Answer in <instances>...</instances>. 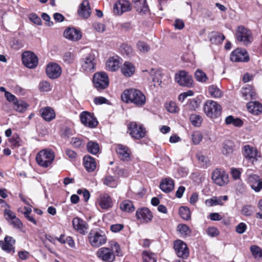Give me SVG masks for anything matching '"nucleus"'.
<instances>
[{"instance_id":"338daca9","label":"nucleus","mask_w":262,"mask_h":262,"mask_svg":"<svg viewBox=\"0 0 262 262\" xmlns=\"http://www.w3.org/2000/svg\"><path fill=\"white\" fill-rule=\"evenodd\" d=\"M4 216L5 219L9 222H10L16 217L15 213L9 209H5L4 210Z\"/></svg>"},{"instance_id":"9b49d317","label":"nucleus","mask_w":262,"mask_h":262,"mask_svg":"<svg viewBox=\"0 0 262 262\" xmlns=\"http://www.w3.org/2000/svg\"><path fill=\"white\" fill-rule=\"evenodd\" d=\"M230 59L232 62H248L249 60V56L245 49L236 48L231 52Z\"/></svg>"},{"instance_id":"c9c22d12","label":"nucleus","mask_w":262,"mask_h":262,"mask_svg":"<svg viewBox=\"0 0 262 262\" xmlns=\"http://www.w3.org/2000/svg\"><path fill=\"white\" fill-rule=\"evenodd\" d=\"M136 10L139 12L145 13L148 10L146 0H132Z\"/></svg>"},{"instance_id":"20e7f679","label":"nucleus","mask_w":262,"mask_h":262,"mask_svg":"<svg viewBox=\"0 0 262 262\" xmlns=\"http://www.w3.org/2000/svg\"><path fill=\"white\" fill-rule=\"evenodd\" d=\"M236 38L244 46L251 43L253 40L251 31L242 26L238 27L236 31Z\"/></svg>"},{"instance_id":"a19ab883","label":"nucleus","mask_w":262,"mask_h":262,"mask_svg":"<svg viewBox=\"0 0 262 262\" xmlns=\"http://www.w3.org/2000/svg\"><path fill=\"white\" fill-rule=\"evenodd\" d=\"M225 122L227 124H233L236 127H241L243 125V121L237 118H234L232 116H229L225 119Z\"/></svg>"},{"instance_id":"5fc2aeb1","label":"nucleus","mask_w":262,"mask_h":262,"mask_svg":"<svg viewBox=\"0 0 262 262\" xmlns=\"http://www.w3.org/2000/svg\"><path fill=\"white\" fill-rule=\"evenodd\" d=\"M39 89L41 92H47L51 90V86L49 82L42 81L39 83Z\"/></svg>"},{"instance_id":"f3484780","label":"nucleus","mask_w":262,"mask_h":262,"mask_svg":"<svg viewBox=\"0 0 262 262\" xmlns=\"http://www.w3.org/2000/svg\"><path fill=\"white\" fill-rule=\"evenodd\" d=\"M15 240L12 237L9 236H5L4 241H0V247L3 250L9 253L15 252L14 245Z\"/></svg>"},{"instance_id":"dca6fc26","label":"nucleus","mask_w":262,"mask_h":262,"mask_svg":"<svg viewBox=\"0 0 262 262\" xmlns=\"http://www.w3.org/2000/svg\"><path fill=\"white\" fill-rule=\"evenodd\" d=\"M136 215L137 220L143 223H148L150 222L153 217L151 212L147 208H142L137 209Z\"/></svg>"},{"instance_id":"774afa93","label":"nucleus","mask_w":262,"mask_h":262,"mask_svg":"<svg viewBox=\"0 0 262 262\" xmlns=\"http://www.w3.org/2000/svg\"><path fill=\"white\" fill-rule=\"evenodd\" d=\"M29 19L31 21H32L35 24H36L37 25H41V18L34 13L30 14Z\"/></svg>"},{"instance_id":"8fccbe9b","label":"nucleus","mask_w":262,"mask_h":262,"mask_svg":"<svg viewBox=\"0 0 262 262\" xmlns=\"http://www.w3.org/2000/svg\"><path fill=\"white\" fill-rule=\"evenodd\" d=\"M143 262H156V257L155 254L147 251L143 252Z\"/></svg>"},{"instance_id":"39448f33","label":"nucleus","mask_w":262,"mask_h":262,"mask_svg":"<svg viewBox=\"0 0 262 262\" xmlns=\"http://www.w3.org/2000/svg\"><path fill=\"white\" fill-rule=\"evenodd\" d=\"M128 127L129 134L135 139H142L146 135V129L141 124L132 122L128 125Z\"/></svg>"},{"instance_id":"c85d7f7f","label":"nucleus","mask_w":262,"mask_h":262,"mask_svg":"<svg viewBox=\"0 0 262 262\" xmlns=\"http://www.w3.org/2000/svg\"><path fill=\"white\" fill-rule=\"evenodd\" d=\"M174 186L173 180L169 178H167L161 181L160 188L163 192L168 193L172 191Z\"/></svg>"},{"instance_id":"79ce46f5","label":"nucleus","mask_w":262,"mask_h":262,"mask_svg":"<svg viewBox=\"0 0 262 262\" xmlns=\"http://www.w3.org/2000/svg\"><path fill=\"white\" fill-rule=\"evenodd\" d=\"M210 95L213 98H221L223 96V92L216 86L212 85L208 88Z\"/></svg>"},{"instance_id":"7c9ffc66","label":"nucleus","mask_w":262,"mask_h":262,"mask_svg":"<svg viewBox=\"0 0 262 262\" xmlns=\"http://www.w3.org/2000/svg\"><path fill=\"white\" fill-rule=\"evenodd\" d=\"M228 199L227 195L221 196L220 197L213 196L210 199H207L205 204L208 207H211L216 205H223V201H226Z\"/></svg>"},{"instance_id":"2eb2a0df","label":"nucleus","mask_w":262,"mask_h":262,"mask_svg":"<svg viewBox=\"0 0 262 262\" xmlns=\"http://www.w3.org/2000/svg\"><path fill=\"white\" fill-rule=\"evenodd\" d=\"M81 123L85 126L93 128L98 124L97 119L91 113L88 112H83L80 115Z\"/></svg>"},{"instance_id":"052dcab7","label":"nucleus","mask_w":262,"mask_h":262,"mask_svg":"<svg viewBox=\"0 0 262 262\" xmlns=\"http://www.w3.org/2000/svg\"><path fill=\"white\" fill-rule=\"evenodd\" d=\"M111 245L112 248L111 250H112L113 252V251H114L116 252L117 256H119L122 255V253L120 246L118 243L113 242Z\"/></svg>"},{"instance_id":"412c9836","label":"nucleus","mask_w":262,"mask_h":262,"mask_svg":"<svg viewBox=\"0 0 262 262\" xmlns=\"http://www.w3.org/2000/svg\"><path fill=\"white\" fill-rule=\"evenodd\" d=\"M243 150L244 156L247 160L251 162L257 160L256 158L257 151L254 147L246 145L243 147Z\"/></svg>"},{"instance_id":"2f4dec72","label":"nucleus","mask_w":262,"mask_h":262,"mask_svg":"<svg viewBox=\"0 0 262 262\" xmlns=\"http://www.w3.org/2000/svg\"><path fill=\"white\" fill-rule=\"evenodd\" d=\"M248 111L254 114L258 115L262 113V104L258 101H251L247 104Z\"/></svg>"},{"instance_id":"6e6d98bb","label":"nucleus","mask_w":262,"mask_h":262,"mask_svg":"<svg viewBox=\"0 0 262 262\" xmlns=\"http://www.w3.org/2000/svg\"><path fill=\"white\" fill-rule=\"evenodd\" d=\"M137 47L138 50L143 53H146L149 51V46L143 41H139L137 44Z\"/></svg>"},{"instance_id":"ea45409f","label":"nucleus","mask_w":262,"mask_h":262,"mask_svg":"<svg viewBox=\"0 0 262 262\" xmlns=\"http://www.w3.org/2000/svg\"><path fill=\"white\" fill-rule=\"evenodd\" d=\"M121 210L127 212H133L135 210L133 203L129 200H125L122 202L120 205Z\"/></svg>"},{"instance_id":"09e8293b","label":"nucleus","mask_w":262,"mask_h":262,"mask_svg":"<svg viewBox=\"0 0 262 262\" xmlns=\"http://www.w3.org/2000/svg\"><path fill=\"white\" fill-rule=\"evenodd\" d=\"M189 120L192 124L195 126H201L203 119L201 116L197 114H192L190 116Z\"/></svg>"},{"instance_id":"f704fd0d","label":"nucleus","mask_w":262,"mask_h":262,"mask_svg":"<svg viewBox=\"0 0 262 262\" xmlns=\"http://www.w3.org/2000/svg\"><path fill=\"white\" fill-rule=\"evenodd\" d=\"M135 68L133 64L128 62H125L121 67L122 73L126 77H130L135 72Z\"/></svg>"},{"instance_id":"0e129e2a","label":"nucleus","mask_w":262,"mask_h":262,"mask_svg":"<svg viewBox=\"0 0 262 262\" xmlns=\"http://www.w3.org/2000/svg\"><path fill=\"white\" fill-rule=\"evenodd\" d=\"M206 233L210 236L215 237L219 234V231L216 228L210 227L207 229Z\"/></svg>"},{"instance_id":"b1692460","label":"nucleus","mask_w":262,"mask_h":262,"mask_svg":"<svg viewBox=\"0 0 262 262\" xmlns=\"http://www.w3.org/2000/svg\"><path fill=\"white\" fill-rule=\"evenodd\" d=\"M74 228L79 233L84 234L88 229V225L85 222L79 217H75L72 221Z\"/></svg>"},{"instance_id":"473e14b6","label":"nucleus","mask_w":262,"mask_h":262,"mask_svg":"<svg viewBox=\"0 0 262 262\" xmlns=\"http://www.w3.org/2000/svg\"><path fill=\"white\" fill-rule=\"evenodd\" d=\"M208 37L211 43L216 45L222 43L225 39L223 34L215 31L210 32L208 34Z\"/></svg>"},{"instance_id":"4d7b16f0","label":"nucleus","mask_w":262,"mask_h":262,"mask_svg":"<svg viewBox=\"0 0 262 262\" xmlns=\"http://www.w3.org/2000/svg\"><path fill=\"white\" fill-rule=\"evenodd\" d=\"M71 144L75 147H80L83 146L84 143L83 141L79 137H73L71 139Z\"/></svg>"},{"instance_id":"864d4df0","label":"nucleus","mask_w":262,"mask_h":262,"mask_svg":"<svg viewBox=\"0 0 262 262\" xmlns=\"http://www.w3.org/2000/svg\"><path fill=\"white\" fill-rule=\"evenodd\" d=\"M165 107L170 113H176L179 111V107L177 106L176 102L173 101L167 102L165 104Z\"/></svg>"},{"instance_id":"c756f323","label":"nucleus","mask_w":262,"mask_h":262,"mask_svg":"<svg viewBox=\"0 0 262 262\" xmlns=\"http://www.w3.org/2000/svg\"><path fill=\"white\" fill-rule=\"evenodd\" d=\"M83 164L88 172L94 171L97 167V163L95 159L89 155L84 157Z\"/></svg>"},{"instance_id":"393cba45","label":"nucleus","mask_w":262,"mask_h":262,"mask_svg":"<svg viewBox=\"0 0 262 262\" xmlns=\"http://www.w3.org/2000/svg\"><path fill=\"white\" fill-rule=\"evenodd\" d=\"M241 93L245 100H248L257 98V94L254 88L250 85H247L243 88Z\"/></svg>"},{"instance_id":"6e6552de","label":"nucleus","mask_w":262,"mask_h":262,"mask_svg":"<svg viewBox=\"0 0 262 262\" xmlns=\"http://www.w3.org/2000/svg\"><path fill=\"white\" fill-rule=\"evenodd\" d=\"M212 179L216 185L222 186L229 182L228 173L222 169H216L212 173Z\"/></svg>"},{"instance_id":"37998d69","label":"nucleus","mask_w":262,"mask_h":262,"mask_svg":"<svg viewBox=\"0 0 262 262\" xmlns=\"http://www.w3.org/2000/svg\"><path fill=\"white\" fill-rule=\"evenodd\" d=\"M87 149L90 153L93 155H96L100 150L99 144L94 141H89L88 143Z\"/></svg>"},{"instance_id":"0eeeda50","label":"nucleus","mask_w":262,"mask_h":262,"mask_svg":"<svg viewBox=\"0 0 262 262\" xmlns=\"http://www.w3.org/2000/svg\"><path fill=\"white\" fill-rule=\"evenodd\" d=\"M96 65L94 54L89 53L81 59V68L86 72H93Z\"/></svg>"},{"instance_id":"4468645a","label":"nucleus","mask_w":262,"mask_h":262,"mask_svg":"<svg viewBox=\"0 0 262 262\" xmlns=\"http://www.w3.org/2000/svg\"><path fill=\"white\" fill-rule=\"evenodd\" d=\"M173 248L178 257L185 258L188 256V248L187 245L182 241H176L173 244Z\"/></svg>"},{"instance_id":"680f3d73","label":"nucleus","mask_w":262,"mask_h":262,"mask_svg":"<svg viewBox=\"0 0 262 262\" xmlns=\"http://www.w3.org/2000/svg\"><path fill=\"white\" fill-rule=\"evenodd\" d=\"M93 28L98 32L102 33L105 30V25L99 22H95L93 24Z\"/></svg>"},{"instance_id":"f03ea898","label":"nucleus","mask_w":262,"mask_h":262,"mask_svg":"<svg viewBox=\"0 0 262 262\" xmlns=\"http://www.w3.org/2000/svg\"><path fill=\"white\" fill-rule=\"evenodd\" d=\"M35 159L38 165L47 168L52 164L55 159V154L51 149H44L37 154Z\"/></svg>"},{"instance_id":"e433bc0d","label":"nucleus","mask_w":262,"mask_h":262,"mask_svg":"<svg viewBox=\"0 0 262 262\" xmlns=\"http://www.w3.org/2000/svg\"><path fill=\"white\" fill-rule=\"evenodd\" d=\"M234 145L232 141L226 140L223 143L222 152L225 156L231 155L234 151Z\"/></svg>"},{"instance_id":"58836bf2","label":"nucleus","mask_w":262,"mask_h":262,"mask_svg":"<svg viewBox=\"0 0 262 262\" xmlns=\"http://www.w3.org/2000/svg\"><path fill=\"white\" fill-rule=\"evenodd\" d=\"M28 106V104L24 101L16 100V101H14L13 103V107L16 111L22 113L26 110Z\"/></svg>"},{"instance_id":"9d476101","label":"nucleus","mask_w":262,"mask_h":262,"mask_svg":"<svg viewBox=\"0 0 262 262\" xmlns=\"http://www.w3.org/2000/svg\"><path fill=\"white\" fill-rule=\"evenodd\" d=\"M89 240L93 247H98L104 244L106 242V237L102 232L91 231L89 234Z\"/></svg>"},{"instance_id":"4be33fe9","label":"nucleus","mask_w":262,"mask_h":262,"mask_svg":"<svg viewBox=\"0 0 262 262\" xmlns=\"http://www.w3.org/2000/svg\"><path fill=\"white\" fill-rule=\"evenodd\" d=\"M98 202L100 207L104 210L109 209L113 206L112 198L107 194H101L98 200Z\"/></svg>"},{"instance_id":"5701e85b","label":"nucleus","mask_w":262,"mask_h":262,"mask_svg":"<svg viewBox=\"0 0 262 262\" xmlns=\"http://www.w3.org/2000/svg\"><path fill=\"white\" fill-rule=\"evenodd\" d=\"M39 113L41 117L47 122L52 121L56 117L54 110L50 106L41 108L39 110Z\"/></svg>"},{"instance_id":"72a5a7b5","label":"nucleus","mask_w":262,"mask_h":262,"mask_svg":"<svg viewBox=\"0 0 262 262\" xmlns=\"http://www.w3.org/2000/svg\"><path fill=\"white\" fill-rule=\"evenodd\" d=\"M251 187L256 192L262 189V180L257 175L251 176L249 178Z\"/></svg>"},{"instance_id":"49530a36","label":"nucleus","mask_w":262,"mask_h":262,"mask_svg":"<svg viewBox=\"0 0 262 262\" xmlns=\"http://www.w3.org/2000/svg\"><path fill=\"white\" fill-rule=\"evenodd\" d=\"M179 212L180 215L184 220H188L190 219V211L187 207L181 206Z\"/></svg>"},{"instance_id":"bf43d9fd","label":"nucleus","mask_w":262,"mask_h":262,"mask_svg":"<svg viewBox=\"0 0 262 262\" xmlns=\"http://www.w3.org/2000/svg\"><path fill=\"white\" fill-rule=\"evenodd\" d=\"M75 59L74 55L71 52H66L63 56V60L67 63H72Z\"/></svg>"},{"instance_id":"6ab92c4d","label":"nucleus","mask_w":262,"mask_h":262,"mask_svg":"<svg viewBox=\"0 0 262 262\" xmlns=\"http://www.w3.org/2000/svg\"><path fill=\"white\" fill-rule=\"evenodd\" d=\"M64 36L72 41H78L82 37V33L79 30L75 28H68L63 33Z\"/></svg>"},{"instance_id":"de8ad7c7","label":"nucleus","mask_w":262,"mask_h":262,"mask_svg":"<svg viewBox=\"0 0 262 262\" xmlns=\"http://www.w3.org/2000/svg\"><path fill=\"white\" fill-rule=\"evenodd\" d=\"M250 251L255 258H262V249L256 245H252L250 247Z\"/></svg>"},{"instance_id":"13d9d810","label":"nucleus","mask_w":262,"mask_h":262,"mask_svg":"<svg viewBox=\"0 0 262 262\" xmlns=\"http://www.w3.org/2000/svg\"><path fill=\"white\" fill-rule=\"evenodd\" d=\"M150 75L152 77V81L154 82L158 83L160 85L162 81L159 79V77L160 76V73L158 71H156L152 69L150 72Z\"/></svg>"},{"instance_id":"f257e3e1","label":"nucleus","mask_w":262,"mask_h":262,"mask_svg":"<svg viewBox=\"0 0 262 262\" xmlns=\"http://www.w3.org/2000/svg\"><path fill=\"white\" fill-rule=\"evenodd\" d=\"M122 100L126 103H132L138 106L145 104L146 98L139 90L135 89L125 90L121 95Z\"/></svg>"},{"instance_id":"e2e57ef3","label":"nucleus","mask_w":262,"mask_h":262,"mask_svg":"<svg viewBox=\"0 0 262 262\" xmlns=\"http://www.w3.org/2000/svg\"><path fill=\"white\" fill-rule=\"evenodd\" d=\"M196 157L199 161H200L203 166H207L209 161L208 158L201 153H198Z\"/></svg>"},{"instance_id":"bb28decb","label":"nucleus","mask_w":262,"mask_h":262,"mask_svg":"<svg viewBox=\"0 0 262 262\" xmlns=\"http://www.w3.org/2000/svg\"><path fill=\"white\" fill-rule=\"evenodd\" d=\"M78 15L82 18H87L91 14V9L89 3L87 0H84L80 5L78 11Z\"/></svg>"},{"instance_id":"ddd939ff","label":"nucleus","mask_w":262,"mask_h":262,"mask_svg":"<svg viewBox=\"0 0 262 262\" xmlns=\"http://www.w3.org/2000/svg\"><path fill=\"white\" fill-rule=\"evenodd\" d=\"M96 255L100 260L104 262H113L115 258V254L112 250L106 247L99 249Z\"/></svg>"},{"instance_id":"f8f14e48","label":"nucleus","mask_w":262,"mask_h":262,"mask_svg":"<svg viewBox=\"0 0 262 262\" xmlns=\"http://www.w3.org/2000/svg\"><path fill=\"white\" fill-rule=\"evenodd\" d=\"M176 81L179 85L183 86L190 88L193 85V79L188 73L181 71L175 75Z\"/></svg>"},{"instance_id":"a878e982","label":"nucleus","mask_w":262,"mask_h":262,"mask_svg":"<svg viewBox=\"0 0 262 262\" xmlns=\"http://www.w3.org/2000/svg\"><path fill=\"white\" fill-rule=\"evenodd\" d=\"M116 152L121 160L128 161L129 160L131 151L127 146L121 144L118 145Z\"/></svg>"},{"instance_id":"c03bdc74","label":"nucleus","mask_w":262,"mask_h":262,"mask_svg":"<svg viewBox=\"0 0 262 262\" xmlns=\"http://www.w3.org/2000/svg\"><path fill=\"white\" fill-rule=\"evenodd\" d=\"M103 184L108 187L115 188L118 185V182L113 177L108 176L104 178Z\"/></svg>"},{"instance_id":"7ed1b4c3","label":"nucleus","mask_w":262,"mask_h":262,"mask_svg":"<svg viewBox=\"0 0 262 262\" xmlns=\"http://www.w3.org/2000/svg\"><path fill=\"white\" fill-rule=\"evenodd\" d=\"M222 108L217 102L212 100H207L204 105V111L206 115L210 118L215 119L222 114Z\"/></svg>"},{"instance_id":"1a4fd4ad","label":"nucleus","mask_w":262,"mask_h":262,"mask_svg":"<svg viewBox=\"0 0 262 262\" xmlns=\"http://www.w3.org/2000/svg\"><path fill=\"white\" fill-rule=\"evenodd\" d=\"M21 59L24 65L29 69H34L38 64L37 56L31 51L24 52L21 54Z\"/></svg>"},{"instance_id":"423d86ee","label":"nucleus","mask_w":262,"mask_h":262,"mask_svg":"<svg viewBox=\"0 0 262 262\" xmlns=\"http://www.w3.org/2000/svg\"><path fill=\"white\" fill-rule=\"evenodd\" d=\"M93 83L98 91L106 89L109 84L108 77L104 72H98L94 75Z\"/></svg>"},{"instance_id":"603ef678","label":"nucleus","mask_w":262,"mask_h":262,"mask_svg":"<svg viewBox=\"0 0 262 262\" xmlns=\"http://www.w3.org/2000/svg\"><path fill=\"white\" fill-rule=\"evenodd\" d=\"M191 139L193 143L195 144H199L203 139V135L199 131H195L191 135Z\"/></svg>"},{"instance_id":"aec40b11","label":"nucleus","mask_w":262,"mask_h":262,"mask_svg":"<svg viewBox=\"0 0 262 262\" xmlns=\"http://www.w3.org/2000/svg\"><path fill=\"white\" fill-rule=\"evenodd\" d=\"M131 9L129 3L125 0H120L114 6V12L118 15H121L123 13Z\"/></svg>"},{"instance_id":"3c124183","label":"nucleus","mask_w":262,"mask_h":262,"mask_svg":"<svg viewBox=\"0 0 262 262\" xmlns=\"http://www.w3.org/2000/svg\"><path fill=\"white\" fill-rule=\"evenodd\" d=\"M241 212L245 216H251L254 213V207L251 205H246L243 207Z\"/></svg>"},{"instance_id":"cd10ccee","label":"nucleus","mask_w":262,"mask_h":262,"mask_svg":"<svg viewBox=\"0 0 262 262\" xmlns=\"http://www.w3.org/2000/svg\"><path fill=\"white\" fill-rule=\"evenodd\" d=\"M121 63L119 57H110L106 63V69L110 71H115L120 68Z\"/></svg>"},{"instance_id":"a18cd8bd","label":"nucleus","mask_w":262,"mask_h":262,"mask_svg":"<svg viewBox=\"0 0 262 262\" xmlns=\"http://www.w3.org/2000/svg\"><path fill=\"white\" fill-rule=\"evenodd\" d=\"M194 76L196 80L200 82H205L208 79L206 74L200 69L196 70Z\"/></svg>"},{"instance_id":"69168bd1","label":"nucleus","mask_w":262,"mask_h":262,"mask_svg":"<svg viewBox=\"0 0 262 262\" xmlns=\"http://www.w3.org/2000/svg\"><path fill=\"white\" fill-rule=\"evenodd\" d=\"M247 228L246 224L244 223H240L236 226L235 231L239 234L244 233Z\"/></svg>"},{"instance_id":"4c0bfd02","label":"nucleus","mask_w":262,"mask_h":262,"mask_svg":"<svg viewBox=\"0 0 262 262\" xmlns=\"http://www.w3.org/2000/svg\"><path fill=\"white\" fill-rule=\"evenodd\" d=\"M177 231L179 232L183 237L189 236L191 233V230L186 224H180L177 226Z\"/></svg>"},{"instance_id":"a211bd4d","label":"nucleus","mask_w":262,"mask_h":262,"mask_svg":"<svg viewBox=\"0 0 262 262\" xmlns=\"http://www.w3.org/2000/svg\"><path fill=\"white\" fill-rule=\"evenodd\" d=\"M46 73L49 78L56 79L60 76L61 69L57 63H50L47 67Z\"/></svg>"}]
</instances>
